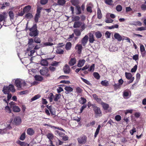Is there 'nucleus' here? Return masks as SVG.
Returning <instances> with one entry per match:
<instances>
[{
	"mask_svg": "<svg viewBox=\"0 0 146 146\" xmlns=\"http://www.w3.org/2000/svg\"><path fill=\"white\" fill-rule=\"evenodd\" d=\"M82 25V23L79 21L76 22L74 23L73 27L74 28L79 27Z\"/></svg>",
	"mask_w": 146,
	"mask_h": 146,
	"instance_id": "5701e85b",
	"label": "nucleus"
},
{
	"mask_svg": "<svg viewBox=\"0 0 146 146\" xmlns=\"http://www.w3.org/2000/svg\"><path fill=\"white\" fill-rule=\"evenodd\" d=\"M10 91L8 86H4L3 90V92L4 94H8L9 93Z\"/></svg>",
	"mask_w": 146,
	"mask_h": 146,
	"instance_id": "a211bd4d",
	"label": "nucleus"
},
{
	"mask_svg": "<svg viewBox=\"0 0 146 146\" xmlns=\"http://www.w3.org/2000/svg\"><path fill=\"white\" fill-rule=\"evenodd\" d=\"M33 40L36 43H40L41 42L40 38L37 37H35Z\"/></svg>",
	"mask_w": 146,
	"mask_h": 146,
	"instance_id": "4c0bfd02",
	"label": "nucleus"
},
{
	"mask_svg": "<svg viewBox=\"0 0 146 146\" xmlns=\"http://www.w3.org/2000/svg\"><path fill=\"white\" fill-rule=\"evenodd\" d=\"M89 41L91 43H93L94 41L95 40L93 34L91 33H89Z\"/></svg>",
	"mask_w": 146,
	"mask_h": 146,
	"instance_id": "aec40b11",
	"label": "nucleus"
},
{
	"mask_svg": "<svg viewBox=\"0 0 146 146\" xmlns=\"http://www.w3.org/2000/svg\"><path fill=\"white\" fill-rule=\"evenodd\" d=\"M80 19L79 16H76L72 17L73 21H78Z\"/></svg>",
	"mask_w": 146,
	"mask_h": 146,
	"instance_id": "338daca9",
	"label": "nucleus"
},
{
	"mask_svg": "<svg viewBox=\"0 0 146 146\" xmlns=\"http://www.w3.org/2000/svg\"><path fill=\"white\" fill-rule=\"evenodd\" d=\"M113 86L115 89H116L119 88L120 87V85L118 84H115Z\"/></svg>",
	"mask_w": 146,
	"mask_h": 146,
	"instance_id": "69168bd1",
	"label": "nucleus"
},
{
	"mask_svg": "<svg viewBox=\"0 0 146 146\" xmlns=\"http://www.w3.org/2000/svg\"><path fill=\"white\" fill-rule=\"evenodd\" d=\"M61 95L60 94H56L54 96L53 100L55 101H57L60 98Z\"/></svg>",
	"mask_w": 146,
	"mask_h": 146,
	"instance_id": "c756f323",
	"label": "nucleus"
},
{
	"mask_svg": "<svg viewBox=\"0 0 146 146\" xmlns=\"http://www.w3.org/2000/svg\"><path fill=\"white\" fill-rule=\"evenodd\" d=\"M7 94V101L5 99H4L3 100L4 101H5L7 103V105H8V102L9 100L11 98V94H9V93Z\"/></svg>",
	"mask_w": 146,
	"mask_h": 146,
	"instance_id": "a19ab883",
	"label": "nucleus"
},
{
	"mask_svg": "<svg viewBox=\"0 0 146 146\" xmlns=\"http://www.w3.org/2000/svg\"><path fill=\"white\" fill-rule=\"evenodd\" d=\"M40 17V14H36L35 18V20L36 23H37L38 21V19Z\"/></svg>",
	"mask_w": 146,
	"mask_h": 146,
	"instance_id": "864d4df0",
	"label": "nucleus"
},
{
	"mask_svg": "<svg viewBox=\"0 0 146 146\" xmlns=\"http://www.w3.org/2000/svg\"><path fill=\"white\" fill-rule=\"evenodd\" d=\"M26 132L28 135H32L34 134L35 131L33 128H29L27 129Z\"/></svg>",
	"mask_w": 146,
	"mask_h": 146,
	"instance_id": "f8f14e48",
	"label": "nucleus"
},
{
	"mask_svg": "<svg viewBox=\"0 0 146 146\" xmlns=\"http://www.w3.org/2000/svg\"><path fill=\"white\" fill-rule=\"evenodd\" d=\"M40 64L42 66H46L48 65V63L46 60L42 59L40 62Z\"/></svg>",
	"mask_w": 146,
	"mask_h": 146,
	"instance_id": "a878e982",
	"label": "nucleus"
},
{
	"mask_svg": "<svg viewBox=\"0 0 146 146\" xmlns=\"http://www.w3.org/2000/svg\"><path fill=\"white\" fill-rule=\"evenodd\" d=\"M85 61L84 59L80 60L77 64V66L79 67H82L84 64Z\"/></svg>",
	"mask_w": 146,
	"mask_h": 146,
	"instance_id": "412c9836",
	"label": "nucleus"
},
{
	"mask_svg": "<svg viewBox=\"0 0 146 146\" xmlns=\"http://www.w3.org/2000/svg\"><path fill=\"white\" fill-rule=\"evenodd\" d=\"M9 105L11 108H12L13 111L18 112L20 111V109L19 107L15 105V102H11L9 103Z\"/></svg>",
	"mask_w": 146,
	"mask_h": 146,
	"instance_id": "20e7f679",
	"label": "nucleus"
},
{
	"mask_svg": "<svg viewBox=\"0 0 146 146\" xmlns=\"http://www.w3.org/2000/svg\"><path fill=\"white\" fill-rule=\"evenodd\" d=\"M25 133H23L21 135L20 137V139L21 140H23L25 138Z\"/></svg>",
	"mask_w": 146,
	"mask_h": 146,
	"instance_id": "774afa93",
	"label": "nucleus"
},
{
	"mask_svg": "<svg viewBox=\"0 0 146 146\" xmlns=\"http://www.w3.org/2000/svg\"><path fill=\"white\" fill-rule=\"evenodd\" d=\"M101 127V125H98L97 128L96 129L95 132V134H94V137L95 138H96V137L97 135L99 133Z\"/></svg>",
	"mask_w": 146,
	"mask_h": 146,
	"instance_id": "b1692460",
	"label": "nucleus"
},
{
	"mask_svg": "<svg viewBox=\"0 0 146 146\" xmlns=\"http://www.w3.org/2000/svg\"><path fill=\"white\" fill-rule=\"evenodd\" d=\"M35 52V50H31L29 52H28V55L30 56H32L33 53Z\"/></svg>",
	"mask_w": 146,
	"mask_h": 146,
	"instance_id": "e2e57ef3",
	"label": "nucleus"
},
{
	"mask_svg": "<svg viewBox=\"0 0 146 146\" xmlns=\"http://www.w3.org/2000/svg\"><path fill=\"white\" fill-rule=\"evenodd\" d=\"M9 89L10 91L12 92H15V90L14 88V86L13 85L10 84L8 86Z\"/></svg>",
	"mask_w": 146,
	"mask_h": 146,
	"instance_id": "f704fd0d",
	"label": "nucleus"
},
{
	"mask_svg": "<svg viewBox=\"0 0 146 146\" xmlns=\"http://www.w3.org/2000/svg\"><path fill=\"white\" fill-rule=\"evenodd\" d=\"M114 36V38L118 41H120L124 39L123 37L118 33H115Z\"/></svg>",
	"mask_w": 146,
	"mask_h": 146,
	"instance_id": "4468645a",
	"label": "nucleus"
},
{
	"mask_svg": "<svg viewBox=\"0 0 146 146\" xmlns=\"http://www.w3.org/2000/svg\"><path fill=\"white\" fill-rule=\"evenodd\" d=\"M123 95L124 97L128 98V97L129 96V92L126 91L124 92Z\"/></svg>",
	"mask_w": 146,
	"mask_h": 146,
	"instance_id": "8fccbe9b",
	"label": "nucleus"
},
{
	"mask_svg": "<svg viewBox=\"0 0 146 146\" xmlns=\"http://www.w3.org/2000/svg\"><path fill=\"white\" fill-rule=\"evenodd\" d=\"M5 110L6 112L9 113H11V110L10 109L9 107L8 106H7L5 107Z\"/></svg>",
	"mask_w": 146,
	"mask_h": 146,
	"instance_id": "37998d69",
	"label": "nucleus"
},
{
	"mask_svg": "<svg viewBox=\"0 0 146 146\" xmlns=\"http://www.w3.org/2000/svg\"><path fill=\"white\" fill-rule=\"evenodd\" d=\"M94 110L95 111V115L96 116L101 115V111L99 108L97 107H94Z\"/></svg>",
	"mask_w": 146,
	"mask_h": 146,
	"instance_id": "6e6552de",
	"label": "nucleus"
},
{
	"mask_svg": "<svg viewBox=\"0 0 146 146\" xmlns=\"http://www.w3.org/2000/svg\"><path fill=\"white\" fill-rule=\"evenodd\" d=\"M46 107L50 111L52 115H54L55 114V112L54 111V108L52 107L51 106H48L47 105Z\"/></svg>",
	"mask_w": 146,
	"mask_h": 146,
	"instance_id": "f3484780",
	"label": "nucleus"
},
{
	"mask_svg": "<svg viewBox=\"0 0 146 146\" xmlns=\"http://www.w3.org/2000/svg\"><path fill=\"white\" fill-rule=\"evenodd\" d=\"M7 17V15L5 12H3L2 14H0V29L2 27V25L6 26V25H5V20Z\"/></svg>",
	"mask_w": 146,
	"mask_h": 146,
	"instance_id": "7ed1b4c3",
	"label": "nucleus"
},
{
	"mask_svg": "<svg viewBox=\"0 0 146 146\" xmlns=\"http://www.w3.org/2000/svg\"><path fill=\"white\" fill-rule=\"evenodd\" d=\"M66 2L65 0H58L57 3L58 4L61 5H63L65 4Z\"/></svg>",
	"mask_w": 146,
	"mask_h": 146,
	"instance_id": "e433bc0d",
	"label": "nucleus"
},
{
	"mask_svg": "<svg viewBox=\"0 0 146 146\" xmlns=\"http://www.w3.org/2000/svg\"><path fill=\"white\" fill-rule=\"evenodd\" d=\"M55 133L56 135H57L61 137H62L64 135V134L63 133L59 132L58 130H56L55 131Z\"/></svg>",
	"mask_w": 146,
	"mask_h": 146,
	"instance_id": "473e14b6",
	"label": "nucleus"
},
{
	"mask_svg": "<svg viewBox=\"0 0 146 146\" xmlns=\"http://www.w3.org/2000/svg\"><path fill=\"white\" fill-rule=\"evenodd\" d=\"M76 50H77L78 53L80 54L81 52L82 48V46L81 44H77L75 48Z\"/></svg>",
	"mask_w": 146,
	"mask_h": 146,
	"instance_id": "ddd939ff",
	"label": "nucleus"
},
{
	"mask_svg": "<svg viewBox=\"0 0 146 146\" xmlns=\"http://www.w3.org/2000/svg\"><path fill=\"white\" fill-rule=\"evenodd\" d=\"M95 35L96 38H100L102 36V34L100 31L96 32L95 33Z\"/></svg>",
	"mask_w": 146,
	"mask_h": 146,
	"instance_id": "c03bdc74",
	"label": "nucleus"
},
{
	"mask_svg": "<svg viewBox=\"0 0 146 146\" xmlns=\"http://www.w3.org/2000/svg\"><path fill=\"white\" fill-rule=\"evenodd\" d=\"M125 74L126 78L128 80L130 79L133 77L132 75L130 73L125 72Z\"/></svg>",
	"mask_w": 146,
	"mask_h": 146,
	"instance_id": "cd10ccee",
	"label": "nucleus"
},
{
	"mask_svg": "<svg viewBox=\"0 0 146 146\" xmlns=\"http://www.w3.org/2000/svg\"><path fill=\"white\" fill-rule=\"evenodd\" d=\"M59 63V62L56 61H54L51 63V65L53 66H58Z\"/></svg>",
	"mask_w": 146,
	"mask_h": 146,
	"instance_id": "13d9d810",
	"label": "nucleus"
},
{
	"mask_svg": "<svg viewBox=\"0 0 146 146\" xmlns=\"http://www.w3.org/2000/svg\"><path fill=\"white\" fill-rule=\"evenodd\" d=\"M88 39V36L87 35H86L82 38V44L83 46H84L86 44Z\"/></svg>",
	"mask_w": 146,
	"mask_h": 146,
	"instance_id": "dca6fc26",
	"label": "nucleus"
},
{
	"mask_svg": "<svg viewBox=\"0 0 146 146\" xmlns=\"http://www.w3.org/2000/svg\"><path fill=\"white\" fill-rule=\"evenodd\" d=\"M105 3L107 4L111 5L112 4L113 1L112 0H105Z\"/></svg>",
	"mask_w": 146,
	"mask_h": 146,
	"instance_id": "09e8293b",
	"label": "nucleus"
},
{
	"mask_svg": "<svg viewBox=\"0 0 146 146\" xmlns=\"http://www.w3.org/2000/svg\"><path fill=\"white\" fill-rule=\"evenodd\" d=\"M81 78L82 79V80L86 84L88 85H90V82L87 80L85 79L82 77H81Z\"/></svg>",
	"mask_w": 146,
	"mask_h": 146,
	"instance_id": "bf43d9fd",
	"label": "nucleus"
},
{
	"mask_svg": "<svg viewBox=\"0 0 146 146\" xmlns=\"http://www.w3.org/2000/svg\"><path fill=\"white\" fill-rule=\"evenodd\" d=\"M33 17V15L30 13H28L25 15V17L28 19L32 18Z\"/></svg>",
	"mask_w": 146,
	"mask_h": 146,
	"instance_id": "4d7b16f0",
	"label": "nucleus"
},
{
	"mask_svg": "<svg viewBox=\"0 0 146 146\" xmlns=\"http://www.w3.org/2000/svg\"><path fill=\"white\" fill-rule=\"evenodd\" d=\"M78 143L80 144H83L86 142L87 137L84 136L80 137L77 139Z\"/></svg>",
	"mask_w": 146,
	"mask_h": 146,
	"instance_id": "423d86ee",
	"label": "nucleus"
},
{
	"mask_svg": "<svg viewBox=\"0 0 146 146\" xmlns=\"http://www.w3.org/2000/svg\"><path fill=\"white\" fill-rule=\"evenodd\" d=\"M76 63V59L75 58H72L69 62V64L70 66L74 65Z\"/></svg>",
	"mask_w": 146,
	"mask_h": 146,
	"instance_id": "6ab92c4d",
	"label": "nucleus"
},
{
	"mask_svg": "<svg viewBox=\"0 0 146 146\" xmlns=\"http://www.w3.org/2000/svg\"><path fill=\"white\" fill-rule=\"evenodd\" d=\"M9 15L11 19H13L14 17V13L12 11H10L9 12Z\"/></svg>",
	"mask_w": 146,
	"mask_h": 146,
	"instance_id": "3c124183",
	"label": "nucleus"
},
{
	"mask_svg": "<svg viewBox=\"0 0 146 146\" xmlns=\"http://www.w3.org/2000/svg\"><path fill=\"white\" fill-rule=\"evenodd\" d=\"M137 66L136 65H135L133 68L131 69V72H135L137 70Z\"/></svg>",
	"mask_w": 146,
	"mask_h": 146,
	"instance_id": "0e129e2a",
	"label": "nucleus"
},
{
	"mask_svg": "<svg viewBox=\"0 0 146 146\" xmlns=\"http://www.w3.org/2000/svg\"><path fill=\"white\" fill-rule=\"evenodd\" d=\"M29 30L30 31L29 34L31 36H35L38 35V33L36 25H34L31 28H29Z\"/></svg>",
	"mask_w": 146,
	"mask_h": 146,
	"instance_id": "f03ea898",
	"label": "nucleus"
},
{
	"mask_svg": "<svg viewBox=\"0 0 146 146\" xmlns=\"http://www.w3.org/2000/svg\"><path fill=\"white\" fill-rule=\"evenodd\" d=\"M28 45L29 48L32 49L35 46L34 41L32 38L29 39Z\"/></svg>",
	"mask_w": 146,
	"mask_h": 146,
	"instance_id": "1a4fd4ad",
	"label": "nucleus"
},
{
	"mask_svg": "<svg viewBox=\"0 0 146 146\" xmlns=\"http://www.w3.org/2000/svg\"><path fill=\"white\" fill-rule=\"evenodd\" d=\"M72 46V44L71 42H68L67 43L66 45V50L70 49Z\"/></svg>",
	"mask_w": 146,
	"mask_h": 146,
	"instance_id": "2f4dec72",
	"label": "nucleus"
},
{
	"mask_svg": "<svg viewBox=\"0 0 146 146\" xmlns=\"http://www.w3.org/2000/svg\"><path fill=\"white\" fill-rule=\"evenodd\" d=\"M140 50L142 57H144L146 54V51L144 46L143 44H140Z\"/></svg>",
	"mask_w": 146,
	"mask_h": 146,
	"instance_id": "9b49d317",
	"label": "nucleus"
},
{
	"mask_svg": "<svg viewBox=\"0 0 146 146\" xmlns=\"http://www.w3.org/2000/svg\"><path fill=\"white\" fill-rule=\"evenodd\" d=\"M46 135L47 137L50 140L52 139L54 137L53 134L51 133H48L46 134Z\"/></svg>",
	"mask_w": 146,
	"mask_h": 146,
	"instance_id": "c9c22d12",
	"label": "nucleus"
},
{
	"mask_svg": "<svg viewBox=\"0 0 146 146\" xmlns=\"http://www.w3.org/2000/svg\"><path fill=\"white\" fill-rule=\"evenodd\" d=\"M40 97V96L39 94H37L35 95L31 99V102H32V101H35L39 98Z\"/></svg>",
	"mask_w": 146,
	"mask_h": 146,
	"instance_id": "72a5a7b5",
	"label": "nucleus"
},
{
	"mask_svg": "<svg viewBox=\"0 0 146 146\" xmlns=\"http://www.w3.org/2000/svg\"><path fill=\"white\" fill-rule=\"evenodd\" d=\"M98 18L99 19H101L102 17V15L100 9L98 8L97 11Z\"/></svg>",
	"mask_w": 146,
	"mask_h": 146,
	"instance_id": "c85d7f7f",
	"label": "nucleus"
},
{
	"mask_svg": "<svg viewBox=\"0 0 146 146\" xmlns=\"http://www.w3.org/2000/svg\"><path fill=\"white\" fill-rule=\"evenodd\" d=\"M64 89L66 91L69 92H72L73 90L72 88L70 86H66Z\"/></svg>",
	"mask_w": 146,
	"mask_h": 146,
	"instance_id": "a18cd8bd",
	"label": "nucleus"
},
{
	"mask_svg": "<svg viewBox=\"0 0 146 146\" xmlns=\"http://www.w3.org/2000/svg\"><path fill=\"white\" fill-rule=\"evenodd\" d=\"M35 77V80L38 81H40L43 80V78L40 76L36 75Z\"/></svg>",
	"mask_w": 146,
	"mask_h": 146,
	"instance_id": "79ce46f5",
	"label": "nucleus"
},
{
	"mask_svg": "<svg viewBox=\"0 0 146 146\" xmlns=\"http://www.w3.org/2000/svg\"><path fill=\"white\" fill-rule=\"evenodd\" d=\"M101 84L103 86H107L109 85L108 82L106 80L102 81Z\"/></svg>",
	"mask_w": 146,
	"mask_h": 146,
	"instance_id": "7c9ffc66",
	"label": "nucleus"
},
{
	"mask_svg": "<svg viewBox=\"0 0 146 146\" xmlns=\"http://www.w3.org/2000/svg\"><path fill=\"white\" fill-rule=\"evenodd\" d=\"M133 60L136 61L138 60L139 59V55L138 54H135L133 56Z\"/></svg>",
	"mask_w": 146,
	"mask_h": 146,
	"instance_id": "052dcab7",
	"label": "nucleus"
},
{
	"mask_svg": "<svg viewBox=\"0 0 146 146\" xmlns=\"http://www.w3.org/2000/svg\"><path fill=\"white\" fill-rule=\"evenodd\" d=\"M79 102L80 104H83L86 103V100L84 98L81 97L79 99Z\"/></svg>",
	"mask_w": 146,
	"mask_h": 146,
	"instance_id": "bb28decb",
	"label": "nucleus"
},
{
	"mask_svg": "<svg viewBox=\"0 0 146 146\" xmlns=\"http://www.w3.org/2000/svg\"><path fill=\"white\" fill-rule=\"evenodd\" d=\"M48 69L46 67H44L42 69L40 70V72L41 75L46 76L47 77L50 76L49 74L47 73L48 72Z\"/></svg>",
	"mask_w": 146,
	"mask_h": 146,
	"instance_id": "39448f33",
	"label": "nucleus"
},
{
	"mask_svg": "<svg viewBox=\"0 0 146 146\" xmlns=\"http://www.w3.org/2000/svg\"><path fill=\"white\" fill-rule=\"evenodd\" d=\"M93 76L94 77L97 79H99L100 78V76L99 74L97 72H94L93 73Z\"/></svg>",
	"mask_w": 146,
	"mask_h": 146,
	"instance_id": "de8ad7c7",
	"label": "nucleus"
},
{
	"mask_svg": "<svg viewBox=\"0 0 146 146\" xmlns=\"http://www.w3.org/2000/svg\"><path fill=\"white\" fill-rule=\"evenodd\" d=\"M76 92L78 93H81L82 91V89L79 87H77L76 88Z\"/></svg>",
	"mask_w": 146,
	"mask_h": 146,
	"instance_id": "680f3d73",
	"label": "nucleus"
},
{
	"mask_svg": "<svg viewBox=\"0 0 146 146\" xmlns=\"http://www.w3.org/2000/svg\"><path fill=\"white\" fill-rule=\"evenodd\" d=\"M52 39L51 38H50L48 39V42L44 43L42 44V47L45 46H52L53 45V44L51 43Z\"/></svg>",
	"mask_w": 146,
	"mask_h": 146,
	"instance_id": "9d476101",
	"label": "nucleus"
},
{
	"mask_svg": "<svg viewBox=\"0 0 146 146\" xmlns=\"http://www.w3.org/2000/svg\"><path fill=\"white\" fill-rule=\"evenodd\" d=\"M31 8V7L29 5H28L25 7L23 9V12L24 13H27L29 12Z\"/></svg>",
	"mask_w": 146,
	"mask_h": 146,
	"instance_id": "4be33fe9",
	"label": "nucleus"
},
{
	"mask_svg": "<svg viewBox=\"0 0 146 146\" xmlns=\"http://www.w3.org/2000/svg\"><path fill=\"white\" fill-rule=\"evenodd\" d=\"M13 122L16 125L20 124L21 122V117L19 116L15 117L14 119Z\"/></svg>",
	"mask_w": 146,
	"mask_h": 146,
	"instance_id": "0eeeda50",
	"label": "nucleus"
},
{
	"mask_svg": "<svg viewBox=\"0 0 146 146\" xmlns=\"http://www.w3.org/2000/svg\"><path fill=\"white\" fill-rule=\"evenodd\" d=\"M56 51L57 53L60 54H63L64 52L63 50L60 48L57 49Z\"/></svg>",
	"mask_w": 146,
	"mask_h": 146,
	"instance_id": "58836bf2",
	"label": "nucleus"
},
{
	"mask_svg": "<svg viewBox=\"0 0 146 146\" xmlns=\"http://www.w3.org/2000/svg\"><path fill=\"white\" fill-rule=\"evenodd\" d=\"M94 67L95 65L94 64H93L92 66H91L90 68L88 69V70L90 72H93L94 71Z\"/></svg>",
	"mask_w": 146,
	"mask_h": 146,
	"instance_id": "5fc2aeb1",
	"label": "nucleus"
},
{
	"mask_svg": "<svg viewBox=\"0 0 146 146\" xmlns=\"http://www.w3.org/2000/svg\"><path fill=\"white\" fill-rule=\"evenodd\" d=\"M10 4L9 3L5 2L4 4L2 5V6L1 7V9H4V7L6 6H9Z\"/></svg>",
	"mask_w": 146,
	"mask_h": 146,
	"instance_id": "49530a36",
	"label": "nucleus"
},
{
	"mask_svg": "<svg viewBox=\"0 0 146 146\" xmlns=\"http://www.w3.org/2000/svg\"><path fill=\"white\" fill-rule=\"evenodd\" d=\"M74 33L77 36H79L81 34L80 30L78 29H76L74 30Z\"/></svg>",
	"mask_w": 146,
	"mask_h": 146,
	"instance_id": "ea45409f",
	"label": "nucleus"
},
{
	"mask_svg": "<svg viewBox=\"0 0 146 146\" xmlns=\"http://www.w3.org/2000/svg\"><path fill=\"white\" fill-rule=\"evenodd\" d=\"M116 9L118 11H120L122 10V7L121 5H118L116 6Z\"/></svg>",
	"mask_w": 146,
	"mask_h": 146,
	"instance_id": "6e6d98bb",
	"label": "nucleus"
},
{
	"mask_svg": "<svg viewBox=\"0 0 146 146\" xmlns=\"http://www.w3.org/2000/svg\"><path fill=\"white\" fill-rule=\"evenodd\" d=\"M101 104L105 110H107L109 107V105L108 104L105 103L103 102H101Z\"/></svg>",
	"mask_w": 146,
	"mask_h": 146,
	"instance_id": "393cba45",
	"label": "nucleus"
},
{
	"mask_svg": "<svg viewBox=\"0 0 146 146\" xmlns=\"http://www.w3.org/2000/svg\"><path fill=\"white\" fill-rule=\"evenodd\" d=\"M76 9H77L78 12L76 13L77 14H80L81 13V8L80 7L77 6L76 7Z\"/></svg>",
	"mask_w": 146,
	"mask_h": 146,
	"instance_id": "603ef678",
	"label": "nucleus"
},
{
	"mask_svg": "<svg viewBox=\"0 0 146 146\" xmlns=\"http://www.w3.org/2000/svg\"><path fill=\"white\" fill-rule=\"evenodd\" d=\"M64 72L66 74H69L70 71V69L69 66L67 64L65 65L63 68Z\"/></svg>",
	"mask_w": 146,
	"mask_h": 146,
	"instance_id": "2eb2a0df",
	"label": "nucleus"
},
{
	"mask_svg": "<svg viewBox=\"0 0 146 146\" xmlns=\"http://www.w3.org/2000/svg\"><path fill=\"white\" fill-rule=\"evenodd\" d=\"M15 84L19 90L24 89L27 86V84L24 80L19 78L15 80Z\"/></svg>",
	"mask_w": 146,
	"mask_h": 146,
	"instance_id": "f257e3e1",
	"label": "nucleus"
}]
</instances>
